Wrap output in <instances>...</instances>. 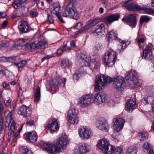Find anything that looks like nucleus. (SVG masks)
<instances>
[{
    "mask_svg": "<svg viewBox=\"0 0 154 154\" xmlns=\"http://www.w3.org/2000/svg\"><path fill=\"white\" fill-rule=\"evenodd\" d=\"M143 58L146 60L151 59L152 57V50L151 48L148 45H146L143 49Z\"/></svg>",
    "mask_w": 154,
    "mask_h": 154,
    "instance_id": "a211bd4d",
    "label": "nucleus"
},
{
    "mask_svg": "<svg viewBox=\"0 0 154 154\" xmlns=\"http://www.w3.org/2000/svg\"><path fill=\"white\" fill-rule=\"evenodd\" d=\"M73 0H70V2L68 4L63 12V16L64 17H70L77 20L79 17L78 13L77 12L72 2Z\"/></svg>",
    "mask_w": 154,
    "mask_h": 154,
    "instance_id": "20e7f679",
    "label": "nucleus"
},
{
    "mask_svg": "<svg viewBox=\"0 0 154 154\" xmlns=\"http://www.w3.org/2000/svg\"><path fill=\"white\" fill-rule=\"evenodd\" d=\"M47 126L49 129L51 130V133L57 130L59 128L57 119H53L51 124H48Z\"/></svg>",
    "mask_w": 154,
    "mask_h": 154,
    "instance_id": "5701e85b",
    "label": "nucleus"
},
{
    "mask_svg": "<svg viewBox=\"0 0 154 154\" xmlns=\"http://www.w3.org/2000/svg\"><path fill=\"white\" fill-rule=\"evenodd\" d=\"M25 45V42L24 39H20L17 42V46H22Z\"/></svg>",
    "mask_w": 154,
    "mask_h": 154,
    "instance_id": "5fc2aeb1",
    "label": "nucleus"
},
{
    "mask_svg": "<svg viewBox=\"0 0 154 154\" xmlns=\"http://www.w3.org/2000/svg\"><path fill=\"white\" fill-rule=\"evenodd\" d=\"M21 154H32V151L29 148L25 146H23L22 147Z\"/></svg>",
    "mask_w": 154,
    "mask_h": 154,
    "instance_id": "37998d69",
    "label": "nucleus"
},
{
    "mask_svg": "<svg viewBox=\"0 0 154 154\" xmlns=\"http://www.w3.org/2000/svg\"><path fill=\"white\" fill-rule=\"evenodd\" d=\"M86 144L85 143L79 145L77 154H84L89 151V150L86 149Z\"/></svg>",
    "mask_w": 154,
    "mask_h": 154,
    "instance_id": "bb28decb",
    "label": "nucleus"
},
{
    "mask_svg": "<svg viewBox=\"0 0 154 154\" xmlns=\"http://www.w3.org/2000/svg\"><path fill=\"white\" fill-rule=\"evenodd\" d=\"M47 20L49 23H52L54 22V20L52 17L49 14H48L47 16Z\"/></svg>",
    "mask_w": 154,
    "mask_h": 154,
    "instance_id": "13d9d810",
    "label": "nucleus"
},
{
    "mask_svg": "<svg viewBox=\"0 0 154 154\" xmlns=\"http://www.w3.org/2000/svg\"><path fill=\"white\" fill-rule=\"evenodd\" d=\"M108 104L110 106H114L115 104V102L112 100H110L108 102Z\"/></svg>",
    "mask_w": 154,
    "mask_h": 154,
    "instance_id": "338daca9",
    "label": "nucleus"
},
{
    "mask_svg": "<svg viewBox=\"0 0 154 154\" xmlns=\"http://www.w3.org/2000/svg\"><path fill=\"white\" fill-rule=\"evenodd\" d=\"M18 28L20 33H26L28 31L29 25L25 21H21L20 23Z\"/></svg>",
    "mask_w": 154,
    "mask_h": 154,
    "instance_id": "412c9836",
    "label": "nucleus"
},
{
    "mask_svg": "<svg viewBox=\"0 0 154 154\" xmlns=\"http://www.w3.org/2000/svg\"><path fill=\"white\" fill-rule=\"evenodd\" d=\"M12 110L8 111L5 121V126L6 130L9 131L8 135L11 140H13L16 138L19 135L23 125L16 132H14L17 128L16 123L14 121L13 116Z\"/></svg>",
    "mask_w": 154,
    "mask_h": 154,
    "instance_id": "f257e3e1",
    "label": "nucleus"
},
{
    "mask_svg": "<svg viewBox=\"0 0 154 154\" xmlns=\"http://www.w3.org/2000/svg\"><path fill=\"white\" fill-rule=\"evenodd\" d=\"M95 25L93 20L91 22L88 21L87 24L84 27V29L85 31H87Z\"/></svg>",
    "mask_w": 154,
    "mask_h": 154,
    "instance_id": "58836bf2",
    "label": "nucleus"
},
{
    "mask_svg": "<svg viewBox=\"0 0 154 154\" xmlns=\"http://www.w3.org/2000/svg\"><path fill=\"white\" fill-rule=\"evenodd\" d=\"M29 13L32 17H36L38 15V13L35 9H32L30 11Z\"/></svg>",
    "mask_w": 154,
    "mask_h": 154,
    "instance_id": "8fccbe9b",
    "label": "nucleus"
},
{
    "mask_svg": "<svg viewBox=\"0 0 154 154\" xmlns=\"http://www.w3.org/2000/svg\"><path fill=\"white\" fill-rule=\"evenodd\" d=\"M79 133L81 137L85 139L89 138L93 135L91 131L86 127H81L79 129Z\"/></svg>",
    "mask_w": 154,
    "mask_h": 154,
    "instance_id": "1a4fd4ad",
    "label": "nucleus"
},
{
    "mask_svg": "<svg viewBox=\"0 0 154 154\" xmlns=\"http://www.w3.org/2000/svg\"><path fill=\"white\" fill-rule=\"evenodd\" d=\"M55 83H53L50 85L51 88L52 90L55 91L57 88V85H60L61 86L64 87L66 79L65 78L61 79L59 77H57L54 80Z\"/></svg>",
    "mask_w": 154,
    "mask_h": 154,
    "instance_id": "2eb2a0df",
    "label": "nucleus"
},
{
    "mask_svg": "<svg viewBox=\"0 0 154 154\" xmlns=\"http://www.w3.org/2000/svg\"><path fill=\"white\" fill-rule=\"evenodd\" d=\"M131 82V84L134 85L135 87H138L141 85L142 81L140 79L137 80L136 78L134 81Z\"/></svg>",
    "mask_w": 154,
    "mask_h": 154,
    "instance_id": "79ce46f5",
    "label": "nucleus"
},
{
    "mask_svg": "<svg viewBox=\"0 0 154 154\" xmlns=\"http://www.w3.org/2000/svg\"><path fill=\"white\" fill-rule=\"evenodd\" d=\"M18 96L20 98V101L21 103H23L22 101L24 99V96L23 94V92L20 89L18 92Z\"/></svg>",
    "mask_w": 154,
    "mask_h": 154,
    "instance_id": "49530a36",
    "label": "nucleus"
},
{
    "mask_svg": "<svg viewBox=\"0 0 154 154\" xmlns=\"http://www.w3.org/2000/svg\"><path fill=\"white\" fill-rule=\"evenodd\" d=\"M11 100L9 97L5 98L4 100V103L7 106H10L11 104Z\"/></svg>",
    "mask_w": 154,
    "mask_h": 154,
    "instance_id": "3c124183",
    "label": "nucleus"
},
{
    "mask_svg": "<svg viewBox=\"0 0 154 154\" xmlns=\"http://www.w3.org/2000/svg\"><path fill=\"white\" fill-rule=\"evenodd\" d=\"M125 7L129 11H140L141 6L138 4L134 3L129 4L126 5Z\"/></svg>",
    "mask_w": 154,
    "mask_h": 154,
    "instance_id": "b1692460",
    "label": "nucleus"
},
{
    "mask_svg": "<svg viewBox=\"0 0 154 154\" xmlns=\"http://www.w3.org/2000/svg\"><path fill=\"white\" fill-rule=\"evenodd\" d=\"M2 85L3 88L5 89H8L10 88L9 85L6 82H4Z\"/></svg>",
    "mask_w": 154,
    "mask_h": 154,
    "instance_id": "680f3d73",
    "label": "nucleus"
},
{
    "mask_svg": "<svg viewBox=\"0 0 154 154\" xmlns=\"http://www.w3.org/2000/svg\"><path fill=\"white\" fill-rule=\"evenodd\" d=\"M26 137L27 140L31 142H35L37 139V134L35 131L29 132L26 135Z\"/></svg>",
    "mask_w": 154,
    "mask_h": 154,
    "instance_id": "393cba45",
    "label": "nucleus"
},
{
    "mask_svg": "<svg viewBox=\"0 0 154 154\" xmlns=\"http://www.w3.org/2000/svg\"><path fill=\"white\" fill-rule=\"evenodd\" d=\"M47 44L45 41H39L37 42V47L38 49H44L47 47Z\"/></svg>",
    "mask_w": 154,
    "mask_h": 154,
    "instance_id": "f704fd0d",
    "label": "nucleus"
},
{
    "mask_svg": "<svg viewBox=\"0 0 154 154\" xmlns=\"http://www.w3.org/2000/svg\"><path fill=\"white\" fill-rule=\"evenodd\" d=\"M3 125V121L1 118H0V133L2 131V126Z\"/></svg>",
    "mask_w": 154,
    "mask_h": 154,
    "instance_id": "69168bd1",
    "label": "nucleus"
},
{
    "mask_svg": "<svg viewBox=\"0 0 154 154\" xmlns=\"http://www.w3.org/2000/svg\"><path fill=\"white\" fill-rule=\"evenodd\" d=\"M142 10L146 12L148 14H154V10L150 8L148 5H142L140 11Z\"/></svg>",
    "mask_w": 154,
    "mask_h": 154,
    "instance_id": "c85d7f7f",
    "label": "nucleus"
},
{
    "mask_svg": "<svg viewBox=\"0 0 154 154\" xmlns=\"http://www.w3.org/2000/svg\"><path fill=\"white\" fill-rule=\"evenodd\" d=\"M52 57V56L51 55H47L46 56L42 58V61L43 62L46 60H47L49 59L51 57Z\"/></svg>",
    "mask_w": 154,
    "mask_h": 154,
    "instance_id": "774afa93",
    "label": "nucleus"
},
{
    "mask_svg": "<svg viewBox=\"0 0 154 154\" xmlns=\"http://www.w3.org/2000/svg\"><path fill=\"white\" fill-rule=\"evenodd\" d=\"M78 111L74 109H72L68 111L67 116L68 117L71 116H78Z\"/></svg>",
    "mask_w": 154,
    "mask_h": 154,
    "instance_id": "2f4dec72",
    "label": "nucleus"
},
{
    "mask_svg": "<svg viewBox=\"0 0 154 154\" xmlns=\"http://www.w3.org/2000/svg\"><path fill=\"white\" fill-rule=\"evenodd\" d=\"M10 62H14L15 65L16 64L18 63L20 61V59L19 56H16L15 57H11L9 58Z\"/></svg>",
    "mask_w": 154,
    "mask_h": 154,
    "instance_id": "ea45409f",
    "label": "nucleus"
},
{
    "mask_svg": "<svg viewBox=\"0 0 154 154\" xmlns=\"http://www.w3.org/2000/svg\"><path fill=\"white\" fill-rule=\"evenodd\" d=\"M119 134L117 132H114L112 135V137L115 139L117 140L118 138Z\"/></svg>",
    "mask_w": 154,
    "mask_h": 154,
    "instance_id": "e2e57ef3",
    "label": "nucleus"
},
{
    "mask_svg": "<svg viewBox=\"0 0 154 154\" xmlns=\"http://www.w3.org/2000/svg\"><path fill=\"white\" fill-rule=\"evenodd\" d=\"M93 33L96 34L98 37L102 36L105 34V28L103 23H100L96 26Z\"/></svg>",
    "mask_w": 154,
    "mask_h": 154,
    "instance_id": "dca6fc26",
    "label": "nucleus"
},
{
    "mask_svg": "<svg viewBox=\"0 0 154 154\" xmlns=\"http://www.w3.org/2000/svg\"><path fill=\"white\" fill-rule=\"evenodd\" d=\"M63 51V50L60 48H59L56 51V53L58 55H61Z\"/></svg>",
    "mask_w": 154,
    "mask_h": 154,
    "instance_id": "0e129e2a",
    "label": "nucleus"
},
{
    "mask_svg": "<svg viewBox=\"0 0 154 154\" xmlns=\"http://www.w3.org/2000/svg\"><path fill=\"white\" fill-rule=\"evenodd\" d=\"M0 60L2 62H10L9 58L6 57H2L0 58Z\"/></svg>",
    "mask_w": 154,
    "mask_h": 154,
    "instance_id": "052dcab7",
    "label": "nucleus"
},
{
    "mask_svg": "<svg viewBox=\"0 0 154 154\" xmlns=\"http://www.w3.org/2000/svg\"><path fill=\"white\" fill-rule=\"evenodd\" d=\"M126 42L123 41H122V42H120L118 47V51L119 52L121 51V49L122 50H123L126 48L127 46Z\"/></svg>",
    "mask_w": 154,
    "mask_h": 154,
    "instance_id": "4c0bfd02",
    "label": "nucleus"
},
{
    "mask_svg": "<svg viewBox=\"0 0 154 154\" xmlns=\"http://www.w3.org/2000/svg\"><path fill=\"white\" fill-rule=\"evenodd\" d=\"M122 20H125L128 25L132 27H134L137 24L136 17L134 14L128 15L126 17H124Z\"/></svg>",
    "mask_w": 154,
    "mask_h": 154,
    "instance_id": "4468645a",
    "label": "nucleus"
},
{
    "mask_svg": "<svg viewBox=\"0 0 154 154\" xmlns=\"http://www.w3.org/2000/svg\"><path fill=\"white\" fill-rule=\"evenodd\" d=\"M106 98V95L105 94L102 92L97 93L94 96L93 102L99 105L104 102Z\"/></svg>",
    "mask_w": 154,
    "mask_h": 154,
    "instance_id": "ddd939ff",
    "label": "nucleus"
},
{
    "mask_svg": "<svg viewBox=\"0 0 154 154\" xmlns=\"http://www.w3.org/2000/svg\"><path fill=\"white\" fill-rule=\"evenodd\" d=\"M119 17V14H113L106 16L104 19V21L107 25H110L113 22L118 20Z\"/></svg>",
    "mask_w": 154,
    "mask_h": 154,
    "instance_id": "f3484780",
    "label": "nucleus"
},
{
    "mask_svg": "<svg viewBox=\"0 0 154 154\" xmlns=\"http://www.w3.org/2000/svg\"><path fill=\"white\" fill-rule=\"evenodd\" d=\"M69 143V140L66 135L61 136L59 139V143H53L50 142L45 143L43 147L48 152L54 153L60 152L61 148Z\"/></svg>",
    "mask_w": 154,
    "mask_h": 154,
    "instance_id": "f03ea898",
    "label": "nucleus"
},
{
    "mask_svg": "<svg viewBox=\"0 0 154 154\" xmlns=\"http://www.w3.org/2000/svg\"><path fill=\"white\" fill-rule=\"evenodd\" d=\"M113 81L110 77L101 74L97 76L95 86V90L98 91L102 90L107 84Z\"/></svg>",
    "mask_w": 154,
    "mask_h": 154,
    "instance_id": "7ed1b4c3",
    "label": "nucleus"
},
{
    "mask_svg": "<svg viewBox=\"0 0 154 154\" xmlns=\"http://www.w3.org/2000/svg\"><path fill=\"white\" fill-rule=\"evenodd\" d=\"M97 126L99 130L108 131L109 127L106 121L103 118H101L97 121Z\"/></svg>",
    "mask_w": 154,
    "mask_h": 154,
    "instance_id": "9b49d317",
    "label": "nucleus"
},
{
    "mask_svg": "<svg viewBox=\"0 0 154 154\" xmlns=\"http://www.w3.org/2000/svg\"><path fill=\"white\" fill-rule=\"evenodd\" d=\"M111 146L105 138L99 140L97 144V147L101 149L103 153L105 154H108L110 149L109 146Z\"/></svg>",
    "mask_w": 154,
    "mask_h": 154,
    "instance_id": "6e6552de",
    "label": "nucleus"
},
{
    "mask_svg": "<svg viewBox=\"0 0 154 154\" xmlns=\"http://www.w3.org/2000/svg\"><path fill=\"white\" fill-rule=\"evenodd\" d=\"M35 122L32 120H29L26 122V125L27 126H34L35 125Z\"/></svg>",
    "mask_w": 154,
    "mask_h": 154,
    "instance_id": "864d4df0",
    "label": "nucleus"
},
{
    "mask_svg": "<svg viewBox=\"0 0 154 154\" xmlns=\"http://www.w3.org/2000/svg\"><path fill=\"white\" fill-rule=\"evenodd\" d=\"M26 46L27 48H29L30 49H34L36 48H37V43L36 44L34 42L32 43L27 44Z\"/></svg>",
    "mask_w": 154,
    "mask_h": 154,
    "instance_id": "c03bdc74",
    "label": "nucleus"
},
{
    "mask_svg": "<svg viewBox=\"0 0 154 154\" xmlns=\"http://www.w3.org/2000/svg\"><path fill=\"white\" fill-rule=\"evenodd\" d=\"M143 147L145 149L148 150L149 148L150 149V145L149 143H146L144 144Z\"/></svg>",
    "mask_w": 154,
    "mask_h": 154,
    "instance_id": "bf43d9fd",
    "label": "nucleus"
},
{
    "mask_svg": "<svg viewBox=\"0 0 154 154\" xmlns=\"http://www.w3.org/2000/svg\"><path fill=\"white\" fill-rule=\"evenodd\" d=\"M71 65L67 59H64L62 60L61 63V66L62 68H65Z\"/></svg>",
    "mask_w": 154,
    "mask_h": 154,
    "instance_id": "c9c22d12",
    "label": "nucleus"
},
{
    "mask_svg": "<svg viewBox=\"0 0 154 154\" xmlns=\"http://www.w3.org/2000/svg\"><path fill=\"white\" fill-rule=\"evenodd\" d=\"M137 75V73L135 71L131 70L127 73L125 78L126 80H129L132 82L136 79Z\"/></svg>",
    "mask_w": 154,
    "mask_h": 154,
    "instance_id": "a878e982",
    "label": "nucleus"
},
{
    "mask_svg": "<svg viewBox=\"0 0 154 154\" xmlns=\"http://www.w3.org/2000/svg\"><path fill=\"white\" fill-rule=\"evenodd\" d=\"M150 20V18L146 16H142L140 18V22L143 23L144 22H148Z\"/></svg>",
    "mask_w": 154,
    "mask_h": 154,
    "instance_id": "09e8293b",
    "label": "nucleus"
},
{
    "mask_svg": "<svg viewBox=\"0 0 154 154\" xmlns=\"http://www.w3.org/2000/svg\"><path fill=\"white\" fill-rule=\"evenodd\" d=\"M83 25L82 22L81 21H79L78 23H77L74 26L75 28L76 29L78 30H80Z\"/></svg>",
    "mask_w": 154,
    "mask_h": 154,
    "instance_id": "603ef678",
    "label": "nucleus"
},
{
    "mask_svg": "<svg viewBox=\"0 0 154 154\" xmlns=\"http://www.w3.org/2000/svg\"><path fill=\"white\" fill-rule=\"evenodd\" d=\"M113 129L115 131L119 132L123 128L125 121L120 118H115L113 119Z\"/></svg>",
    "mask_w": 154,
    "mask_h": 154,
    "instance_id": "9d476101",
    "label": "nucleus"
},
{
    "mask_svg": "<svg viewBox=\"0 0 154 154\" xmlns=\"http://www.w3.org/2000/svg\"><path fill=\"white\" fill-rule=\"evenodd\" d=\"M137 42L140 48L142 47L141 44L143 43L146 41V37L143 35H139L137 38L136 39Z\"/></svg>",
    "mask_w": 154,
    "mask_h": 154,
    "instance_id": "cd10ccee",
    "label": "nucleus"
},
{
    "mask_svg": "<svg viewBox=\"0 0 154 154\" xmlns=\"http://www.w3.org/2000/svg\"><path fill=\"white\" fill-rule=\"evenodd\" d=\"M93 102V98L91 94L82 96L79 99V103L81 106L85 107Z\"/></svg>",
    "mask_w": 154,
    "mask_h": 154,
    "instance_id": "0eeeda50",
    "label": "nucleus"
},
{
    "mask_svg": "<svg viewBox=\"0 0 154 154\" xmlns=\"http://www.w3.org/2000/svg\"><path fill=\"white\" fill-rule=\"evenodd\" d=\"M90 62L89 66L91 67V69H96L99 66V63L96 62L95 59H92L91 57H90Z\"/></svg>",
    "mask_w": 154,
    "mask_h": 154,
    "instance_id": "7c9ffc66",
    "label": "nucleus"
},
{
    "mask_svg": "<svg viewBox=\"0 0 154 154\" xmlns=\"http://www.w3.org/2000/svg\"><path fill=\"white\" fill-rule=\"evenodd\" d=\"M137 148L135 146H131L127 150L126 154H137Z\"/></svg>",
    "mask_w": 154,
    "mask_h": 154,
    "instance_id": "72a5a7b5",
    "label": "nucleus"
},
{
    "mask_svg": "<svg viewBox=\"0 0 154 154\" xmlns=\"http://www.w3.org/2000/svg\"><path fill=\"white\" fill-rule=\"evenodd\" d=\"M117 55L115 52L109 51L106 52L103 58V63L109 67H112L116 61Z\"/></svg>",
    "mask_w": 154,
    "mask_h": 154,
    "instance_id": "39448f33",
    "label": "nucleus"
},
{
    "mask_svg": "<svg viewBox=\"0 0 154 154\" xmlns=\"http://www.w3.org/2000/svg\"><path fill=\"white\" fill-rule=\"evenodd\" d=\"M138 136H139L140 140L143 141L147 139L148 137L147 134L144 132L139 133Z\"/></svg>",
    "mask_w": 154,
    "mask_h": 154,
    "instance_id": "e433bc0d",
    "label": "nucleus"
},
{
    "mask_svg": "<svg viewBox=\"0 0 154 154\" xmlns=\"http://www.w3.org/2000/svg\"><path fill=\"white\" fill-rule=\"evenodd\" d=\"M34 101L35 102H38L39 100L40 97V89L39 87L34 91Z\"/></svg>",
    "mask_w": 154,
    "mask_h": 154,
    "instance_id": "c756f323",
    "label": "nucleus"
},
{
    "mask_svg": "<svg viewBox=\"0 0 154 154\" xmlns=\"http://www.w3.org/2000/svg\"><path fill=\"white\" fill-rule=\"evenodd\" d=\"M126 85L125 81L124 78L121 76H118L113 80V87L120 91L122 90Z\"/></svg>",
    "mask_w": 154,
    "mask_h": 154,
    "instance_id": "423d86ee",
    "label": "nucleus"
},
{
    "mask_svg": "<svg viewBox=\"0 0 154 154\" xmlns=\"http://www.w3.org/2000/svg\"><path fill=\"white\" fill-rule=\"evenodd\" d=\"M137 107L135 100L134 99H131L126 103V109L128 112H130L135 109Z\"/></svg>",
    "mask_w": 154,
    "mask_h": 154,
    "instance_id": "aec40b11",
    "label": "nucleus"
},
{
    "mask_svg": "<svg viewBox=\"0 0 154 154\" xmlns=\"http://www.w3.org/2000/svg\"><path fill=\"white\" fill-rule=\"evenodd\" d=\"M110 149L109 150L108 154H112L114 152L115 154H123L122 148L120 146H118L116 147L112 145L109 146Z\"/></svg>",
    "mask_w": 154,
    "mask_h": 154,
    "instance_id": "4be33fe9",
    "label": "nucleus"
},
{
    "mask_svg": "<svg viewBox=\"0 0 154 154\" xmlns=\"http://www.w3.org/2000/svg\"><path fill=\"white\" fill-rule=\"evenodd\" d=\"M18 113L22 115L24 117L29 116L32 113L31 109L29 107L26 106L24 105H23L19 107L17 110Z\"/></svg>",
    "mask_w": 154,
    "mask_h": 154,
    "instance_id": "f8f14e48",
    "label": "nucleus"
},
{
    "mask_svg": "<svg viewBox=\"0 0 154 154\" xmlns=\"http://www.w3.org/2000/svg\"><path fill=\"white\" fill-rule=\"evenodd\" d=\"M118 33L116 31L112 30L109 32L106 35L107 40L108 42H111L113 40H116L120 42L121 39L117 37Z\"/></svg>",
    "mask_w": 154,
    "mask_h": 154,
    "instance_id": "6ab92c4d",
    "label": "nucleus"
},
{
    "mask_svg": "<svg viewBox=\"0 0 154 154\" xmlns=\"http://www.w3.org/2000/svg\"><path fill=\"white\" fill-rule=\"evenodd\" d=\"M80 76L81 74L80 73H76L74 74L73 75V77L74 82L77 81Z\"/></svg>",
    "mask_w": 154,
    "mask_h": 154,
    "instance_id": "6e6d98bb",
    "label": "nucleus"
},
{
    "mask_svg": "<svg viewBox=\"0 0 154 154\" xmlns=\"http://www.w3.org/2000/svg\"><path fill=\"white\" fill-rule=\"evenodd\" d=\"M26 60H23L16 64V66L18 67V68H22L26 64Z\"/></svg>",
    "mask_w": 154,
    "mask_h": 154,
    "instance_id": "a18cd8bd",
    "label": "nucleus"
},
{
    "mask_svg": "<svg viewBox=\"0 0 154 154\" xmlns=\"http://www.w3.org/2000/svg\"><path fill=\"white\" fill-rule=\"evenodd\" d=\"M9 43L7 41H3L0 42V49H3L9 46Z\"/></svg>",
    "mask_w": 154,
    "mask_h": 154,
    "instance_id": "a19ab883",
    "label": "nucleus"
},
{
    "mask_svg": "<svg viewBox=\"0 0 154 154\" xmlns=\"http://www.w3.org/2000/svg\"><path fill=\"white\" fill-rule=\"evenodd\" d=\"M68 120L69 122L71 124H76L78 123L79 122L78 116L68 117Z\"/></svg>",
    "mask_w": 154,
    "mask_h": 154,
    "instance_id": "473e14b6",
    "label": "nucleus"
},
{
    "mask_svg": "<svg viewBox=\"0 0 154 154\" xmlns=\"http://www.w3.org/2000/svg\"><path fill=\"white\" fill-rule=\"evenodd\" d=\"M51 9L53 11L60 10V6L59 4L58 3H54Z\"/></svg>",
    "mask_w": 154,
    "mask_h": 154,
    "instance_id": "de8ad7c7",
    "label": "nucleus"
},
{
    "mask_svg": "<svg viewBox=\"0 0 154 154\" xmlns=\"http://www.w3.org/2000/svg\"><path fill=\"white\" fill-rule=\"evenodd\" d=\"M84 59L82 60V63H84V64L82 65H84L85 66H89L90 65V62H87L86 60H85L84 58H86V56L85 55H84Z\"/></svg>",
    "mask_w": 154,
    "mask_h": 154,
    "instance_id": "4d7b16f0",
    "label": "nucleus"
}]
</instances>
